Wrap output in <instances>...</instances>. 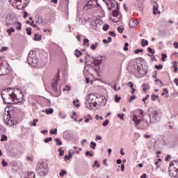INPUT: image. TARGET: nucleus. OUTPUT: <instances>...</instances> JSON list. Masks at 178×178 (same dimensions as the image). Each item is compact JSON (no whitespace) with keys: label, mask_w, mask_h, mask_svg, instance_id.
Masks as SVG:
<instances>
[{"label":"nucleus","mask_w":178,"mask_h":178,"mask_svg":"<svg viewBox=\"0 0 178 178\" xmlns=\"http://www.w3.org/2000/svg\"><path fill=\"white\" fill-rule=\"evenodd\" d=\"M23 97V92L19 88H7L1 91V97L6 104H17L21 102Z\"/></svg>","instance_id":"f257e3e1"},{"label":"nucleus","mask_w":178,"mask_h":178,"mask_svg":"<svg viewBox=\"0 0 178 178\" xmlns=\"http://www.w3.org/2000/svg\"><path fill=\"white\" fill-rule=\"evenodd\" d=\"M60 79V76L59 75V71L57 74L54 76V81L51 83V88L54 91V97H60L62 92L60 91V87L58 86L59 83V80Z\"/></svg>","instance_id":"f03ea898"},{"label":"nucleus","mask_w":178,"mask_h":178,"mask_svg":"<svg viewBox=\"0 0 178 178\" xmlns=\"http://www.w3.org/2000/svg\"><path fill=\"white\" fill-rule=\"evenodd\" d=\"M86 105L88 109H94L97 108V105H98L97 95L91 93L88 95L86 101Z\"/></svg>","instance_id":"7ed1b4c3"},{"label":"nucleus","mask_w":178,"mask_h":178,"mask_svg":"<svg viewBox=\"0 0 178 178\" xmlns=\"http://www.w3.org/2000/svg\"><path fill=\"white\" fill-rule=\"evenodd\" d=\"M27 62L29 65L35 67L38 65V58L35 54V51H30L27 57Z\"/></svg>","instance_id":"20e7f679"},{"label":"nucleus","mask_w":178,"mask_h":178,"mask_svg":"<svg viewBox=\"0 0 178 178\" xmlns=\"http://www.w3.org/2000/svg\"><path fill=\"white\" fill-rule=\"evenodd\" d=\"M120 9L119 3H116V8L112 13L113 17H110V19L114 23H118L122 19V14L119 12Z\"/></svg>","instance_id":"39448f33"},{"label":"nucleus","mask_w":178,"mask_h":178,"mask_svg":"<svg viewBox=\"0 0 178 178\" xmlns=\"http://www.w3.org/2000/svg\"><path fill=\"white\" fill-rule=\"evenodd\" d=\"M10 3L13 4V6H16V8L20 10L24 9L27 6V1L26 0H9Z\"/></svg>","instance_id":"423d86ee"},{"label":"nucleus","mask_w":178,"mask_h":178,"mask_svg":"<svg viewBox=\"0 0 178 178\" xmlns=\"http://www.w3.org/2000/svg\"><path fill=\"white\" fill-rule=\"evenodd\" d=\"M3 117L4 123L7 124V126H15V124L17 123V121L13 120V118L11 119L9 111H5Z\"/></svg>","instance_id":"0eeeda50"},{"label":"nucleus","mask_w":178,"mask_h":178,"mask_svg":"<svg viewBox=\"0 0 178 178\" xmlns=\"http://www.w3.org/2000/svg\"><path fill=\"white\" fill-rule=\"evenodd\" d=\"M36 170L40 176H46L48 173V165L45 163L39 164Z\"/></svg>","instance_id":"6e6552de"},{"label":"nucleus","mask_w":178,"mask_h":178,"mask_svg":"<svg viewBox=\"0 0 178 178\" xmlns=\"http://www.w3.org/2000/svg\"><path fill=\"white\" fill-rule=\"evenodd\" d=\"M140 115H137L136 114H133L132 115V120L134 122L136 126H138L141 121L144 118V111L143 110L139 111Z\"/></svg>","instance_id":"1a4fd4ad"},{"label":"nucleus","mask_w":178,"mask_h":178,"mask_svg":"<svg viewBox=\"0 0 178 178\" xmlns=\"http://www.w3.org/2000/svg\"><path fill=\"white\" fill-rule=\"evenodd\" d=\"M149 123H155V122H158V120H159V113L154 111L152 113V115H149Z\"/></svg>","instance_id":"9d476101"},{"label":"nucleus","mask_w":178,"mask_h":178,"mask_svg":"<svg viewBox=\"0 0 178 178\" xmlns=\"http://www.w3.org/2000/svg\"><path fill=\"white\" fill-rule=\"evenodd\" d=\"M97 105H106V97L102 96L101 95H97Z\"/></svg>","instance_id":"9b49d317"},{"label":"nucleus","mask_w":178,"mask_h":178,"mask_svg":"<svg viewBox=\"0 0 178 178\" xmlns=\"http://www.w3.org/2000/svg\"><path fill=\"white\" fill-rule=\"evenodd\" d=\"M134 67L136 69V70H138L139 74H141V76L147 74V70L141 69V67H140L138 65V63H134Z\"/></svg>","instance_id":"f8f14e48"},{"label":"nucleus","mask_w":178,"mask_h":178,"mask_svg":"<svg viewBox=\"0 0 178 178\" xmlns=\"http://www.w3.org/2000/svg\"><path fill=\"white\" fill-rule=\"evenodd\" d=\"M178 170L173 168L172 166H169L168 173L171 177H176L177 176Z\"/></svg>","instance_id":"ddd939ff"},{"label":"nucleus","mask_w":178,"mask_h":178,"mask_svg":"<svg viewBox=\"0 0 178 178\" xmlns=\"http://www.w3.org/2000/svg\"><path fill=\"white\" fill-rule=\"evenodd\" d=\"M129 24L131 29H134V27H137V26H138V20L130 19L129 22Z\"/></svg>","instance_id":"4468645a"},{"label":"nucleus","mask_w":178,"mask_h":178,"mask_svg":"<svg viewBox=\"0 0 178 178\" xmlns=\"http://www.w3.org/2000/svg\"><path fill=\"white\" fill-rule=\"evenodd\" d=\"M36 23H38V24H40L41 26H45V22L44 21V19H42V17H38L36 18Z\"/></svg>","instance_id":"2eb2a0df"},{"label":"nucleus","mask_w":178,"mask_h":178,"mask_svg":"<svg viewBox=\"0 0 178 178\" xmlns=\"http://www.w3.org/2000/svg\"><path fill=\"white\" fill-rule=\"evenodd\" d=\"M92 2H95V3H97V6H98V8H99V6H101V5H99V3H98V0H90V1L88 2V3L86 4V6H92L94 5V3H92Z\"/></svg>","instance_id":"dca6fc26"},{"label":"nucleus","mask_w":178,"mask_h":178,"mask_svg":"<svg viewBox=\"0 0 178 178\" xmlns=\"http://www.w3.org/2000/svg\"><path fill=\"white\" fill-rule=\"evenodd\" d=\"M6 22L7 26L16 24V22L13 21V19H12L11 17L8 18Z\"/></svg>","instance_id":"f3484780"},{"label":"nucleus","mask_w":178,"mask_h":178,"mask_svg":"<svg viewBox=\"0 0 178 178\" xmlns=\"http://www.w3.org/2000/svg\"><path fill=\"white\" fill-rule=\"evenodd\" d=\"M170 166H172L173 169H177V170H178V161H172L170 164Z\"/></svg>","instance_id":"a211bd4d"},{"label":"nucleus","mask_w":178,"mask_h":178,"mask_svg":"<svg viewBox=\"0 0 178 178\" xmlns=\"http://www.w3.org/2000/svg\"><path fill=\"white\" fill-rule=\"evenodd\" d=\"M24 178H35V174L33 172H28V174L24 177Z\"/></svg>","instance_id":"6ab92c4d"},{"label":"nucleus","mask_w":178,"mask_h":178,"mask_svg":"<svg viewBox=\"0 0 178 178\" xmlns=\"http://www.w3.org/2000/svg\"><path fill=\"white\" fill-rule=\"evenodd\" d=\"M42 38V35H40L38 33H35V35H34L35 41H41Z\"/></svg>","instance_id":"aec40b11"},{"label":"nucleus","mask_w":178,"mask_h":178,"mask_svg":"<svg viewBox=\"0 0 178 178\" xmlns=\"http://www.w3.org/2000/svg\"><path fill=\"white\" fill-rule=\"evenodd\" d=\"M99 45V43L98 42H95V44L92 43L91 45H90V49L92 51H95V49H97V47H98Z\"/></svg>","instance_id":"412c9836"},{"label":"nucleus","mask_w":178,"mask_h":178,"mask_svg":"<svg viewBox=\"0 0 178 178\" xmlns=\"http://www.w3.org/2000/svg\"><path fill=\"white\" fill-rule=\"evenodd\" d=\"M72 154H73L72 150L69 151V156L65 155V159H67L68 161H70V159H72V158H73V156L72 155Z\"/></svg>","instance_id":"4be33fe9"},{"label":"nucleus","mask_w":178,"mask_h":178,"mask_svg":"<svg viewBox=\"0 0 178 178\" xmlns=\"http://www.w3.org/2000/svg\"><path fill=\"white\" fill-rule=\"evenodd\" d=\"M109 5H111V8L108 6V10H112L113 8H115L116 6V3H115L113 1H109Z\"/></svg>","instance_id":"5701e85b"},{"label":"nucleus","mask_w":178,"mask_h":178,"mask_svg":"<svg viewBox=\"0 0 178 178\" xmlns=\"http://www.w3.org/2000/svg\"><path fill=\"white\" fill-rule=\"evenodd\" d=\"M83 45L86 47H90V40L88 38L83 39Z\"/></svg>","instance_id":"b1692460"},{"label":"nucleus","mask_w":178,"mask_h":178,"mask_svg":"<svg viewBox=\"0 0 178 178\" xmlns=\"http://www.w3.org/2000/svg\"><path fill=\"white\" fill-rule=\"evenodd\" d=\"M96 62H97V63H99V65H101L102 63V56H98L96 58Z\"/></svg>","instance_id":"393cba45"},{"label":"nucleus","mask_w":178,"mask_h":178,"mask_svg":"<svg viewBox=\"0 0 178 178\" xmlns=\"http://www.w3.org/2000/svg\"><path fill=\"white\" fill-rule=\"evenodd\" d=\"M67 173L66 170H61L60 172H59V176L60 177H65V175Z\"/></svg>","instance_id":"a878e982"},{"label":"nucleus","mask_w":178,"mask_h":178,"mask_svg":"<svg viewBox=\"0 0 178 178\" xmlns=\"http://www.w3.org/2000/svg\"><path fill=\"white\" fill-rule=\"evenodd\" d=\"M158 13H161V12L158 11V7H156V6H154L153 7V15H158Z\"/></svg>","instance_id":"bb28decb"},{"label":"nucleus","mask_w":178,"mask_h":178,"mask_svg":"<svg viewBox=\"0 0 178 178\" xmlns=\"http://www.w3.org/2000/svg\"><path fill=\"white\" fill-rule=\"evenodd\" d=\"M7 33L8 35H12V33H15V28H10L7 29Z\"/></svg>","instance_id":"cd10ccee"},{"label":"nucleus","mask_w":178,"mask_h":178,"mask_svg":"<svg viewBox=\"0 0 178 178\" xmlns=\"http://www.w3.org/2000/svg\"><path fill=\"white\" fill-rule=\"evenodd\" d=\"M3 70H5V67L1 66L0 67V76H5L6 73L3 72Z\"/></svg>","instance_id":"c85d7f7f"},{"label":"nucleus","mask_w":178,"mask_h":178,"mask_svg":"<svg viewBox=\"0 0 178 178\" xmlns=\"http://www.w3.org/2000/svg\"><path fill=\"white\" fill-rule=\"evenodd\" d=\"M75 56H76V58H80V56H81V55L83 54V53H81V51H79V49H76L75 50Z\"/></svg>","instance_id":"c756f323"},{"label":"nucleus","mask_w":178,"mask_h":178,"mask_svg":"<svg viewBox=\"0 0 178 178\" xmlns=\"http://www.w3.org/2000/svg\"><path fill=\"white\" fill-rule=\"evenodd\" d=\"M95 147H97V143H95V142H90V148H91V149H95Z\"/></svg>","instance_id":"7c9ffc66"},{"label":"nucleus","mask_w":178,"mask_h":178,"mask_svg":"<svg viewBox=\"0 0 178 178\" xmlns=\"http://www.w3.org/2000/svg\"><path fill=\"white\" fill-rule=\"evenodd\" d=\"M141 45H142V47H145V46L148 45V40L143 39L141 40Z\"/></svg>","instance_id":"2f4dec72"},{"label":"nucleus","mask_w":178,"mask_h":178,"mask_svg":"<svg viewBox=\"0 0 178 178\" xmlns=\"http://www.w3.org/2000/svg\"><path fill=\"white\" fill-rule=\"evenodd\" d=\"M38 122V119H34L33 120V122L30 123V126H33L34 127H35V126H37V122Z\"/></svg>","instance_id":"473e14b6"},{"label":"nucleus","mask_w":178,"mask_h":178,"mask_svg":"<svg viewBox=\"0 0 178 178\" xmlns=\"http://www.w3.org/2000/svg\"><path fill=\"white\" fill-rule=\"evenodd\" d=\"M45 112L47 115H51V113H54V109L52 108L46 109Z\"/></svg>","instance_id":"72a5a7b5"},{"label":"nucleus","mask_w":178,"mask_h":178,"mask_svg":"<svg viewBox=\"0 0 178 178\" xmlns=\"http://www.w3.org/2000/svg\"><path fill=\"white\" fill-rule=\"evenodd\" d=\"M117 117L119 119H120V120H124V113H122V114L119 113V114L117 115Z\"/></svg>","instance_id":"f704fd0d"},{"label":"nucleus","mask_w":178,"mask_h":178,"mask_svg":"<svg viewBox=\"0 0 178 178\" xmlns=\"http://www.w3.org/2000/svg\"><path fill=\"white\" fill-rule=\"evenodd\" d=\"M86 156H94V154L92 153V151H86Z\"/></svg>","instance_id":"c9c22d12"},{"label":"nucleus","mask_w":178,"mask_h":178,"mask_svg":"<svg viewBox=\"0 0 178 178\" xmlns=\"http://www.w3.org/2000/svg\"><path fill=\"white\" fill-rule=\"evenodd\" d=\"M156 83L157 86H159V87H162V81H161V79H158L156 78Z\"/></svg>","instance_id":"e433bc0d"},{"label":"nucleus","mask_w":178,"mask_h":178,"mask_svg":"<svg viewBox=\"0 0 178 178\" xmlns=\"http://www.w3.org/2000/svg\"><path fill=\"white\" fill-rule=\"evenodd\" d=\"M155 69H156L157 70H162V69H163V65L162 64L155 65Z\"/></svg>","instance_id":"4c0bfd02"},{"label":"nucleus","mask_w":178,"mask_h":178,"mask_svg":"<svg viewBox=\"0 0 178 178\" xmlns=\"http://www.w3.org/2000/svg\"><path fill=\"white\" fill-rule=\"evenodd\" d=\"M1 142L8 141V136H6V135H2L1 138Z\"/></svg>","instance_id":"58836bf2"},{"label":"nucleus","mask_w":178,"mask_h":178,"mask_svg":"<svg viewBox=\"0 0 178 178\" xmlns=\"http://www.w3.org/2000/svg\"><path fill=\"white\" fill-rule=\"evenodd\" d=\"M50 134H58V129H51L50 131H49Z\"/></svg>","instance_id":"ea45409f"},{"label":"nucleus","mask_w":178,"mask_h":178,"mask_svg":"<svg viewBox=\"0 0 178 178\" xmlns=\"http://www.w3.org/2000/svg\"><path fill=\"white\" fill-rule=\"evenodd\" d=\"M50 141H52V137H49V138H46L44 140V143H45V144L50 143Z\"/></svg>","instance_id":"a19ab883"},{"label":"nucleus","mask_w":178,"mask_h":178,"mask_svg":"<svg viewBox=\"0 0 178 178\" xmlns=\"http://www.w3.org/2000/svg\"><path fill=\"white\" fill-rule=\"evenodd\" d=\"M117 30H118V32L120 33V34H122V33H123V31H124V28L120 27V26H118L117 27Z\"/></svg>","instance_id":"79ce46f5"},{"label":"nucleus","mask_w":178,"mask_h":178,"mask_svg":"<svg viewBox=\"0 0 178 178\" xmlns=\"http://www.w3.org/2000/svg\"><path fill=\"white\" fill-rule=\"evenodd\" d=\"M1 165L3 168H6V166H8V162H6V161H5V159H3L1 161Z\"/></svg>","instance_id":"37998d69"},{"label":"nucleus","mask_w":178,"mask_h":178,"mask_svg":"<svg viewBox=\"0 0 178 178\" xmlns=\"http://www.w3.org/2000/svg\"><path fill=\"white\" fill-rule=\"evenodd\" d=\"M166 58H168V56H166L165 54H162L161 59V62H165V59H166Z\"/></svg>","instance_id":"c03bdc74"},{"label":"nucleus","mask_w":178,"mask_h":178,"mask_svg":"<svg viewBox=\"0 0 178 178\" xmlns=\"http://www.w3.org/2000/svg\"><path fill=\"white\" fill-rule=\"evenodd\" d=\"M99 166H101L99 162L98 161H95L93 168H99Z\"/></svg>","instance_id":"a18cd8bd"},{"label":"nucleus","mask_w":178,"mask_h":178,"mask_svg":"<svg viewBox=\"0 0 178 178\" xmlns=\"http://www.w3.org/2000/svg\"><path fill=\"white\" fill-rule=\"evenodd\" d=\"M56 145H62V141L59 138L56 139Z\"/></svg>","instance_id":"49530a36"},{"label":"nucleus","mask_w":178,"mask_h":178,"mask_svg":"<svg viewBox=\"0 0 178 178\" xmlns=\"http://www.w3.org/2000/svg\"><path fill=\"white\" fill-rule=\"evenodd\" d=\"M26 34L28 35H31L32 33H31V28H27L26 29Z\"/></svg>","instance_id":"de8ad7c7"},{"label":"nucleus","mask_w":178,"mask_h":178,"mask_svg":"<svg viewBox=\"0 0 178 178\" xmlns=\"http://www.w3.org/2000/svg\"><path fill=\"white\" fill-rule=\"evenodd\" d=\"M158 98H159V95H152V101H156V99H158Z\"/></svg>","instance_id":"09e8293b"},{"label":"nucleus","mask_w":178,"mask_h":178,"mask_svg":"<svg viewBox=\"0 0 178 178\" xmlns=\"http://www.w3.org/2000/svg\"><path fill=\"white\" fill-rule=\"evenodd\" d=\"M59 155L63 156L65 155V151L62 150V148L58 149Z\"/></svg>","instance_id":"8fccbe9b"},{"label":"nucleus","mask_w":178,"mask_h":178,"mask_svg":"<svg viewBox=\"0 0 178 178\" xmlns=\"http://www.w3.org/2000/svg\"><path fill=\"white\" fill-rule=\"evenodd\" d=\"M70 90V87L68 85H65V88H63V91L65 92V91H69Z\"/></svg>","instance_id":"3c124183"},{"label":"nucleus","mask_w":178,"mask_h":178,"mask_svg":"<svg viewBox=\"0 0 178 178\" xmlns=\"http://www.w3.org/2000/svg\"><path fill=\"white\" fill-rule=\"evenodd\" d=\"M163 92L161 93V95L163 96V95H166V94H169V91L166 89V88H164L163 90Z\"/></svg>","instance_id":"603ef678"},{"label":"nucleus","mask_w":178,"mask_h":178,"mask_svg":"<svg viewBox=\"0 0 178 178\" xmlns=\"http://www.w3.org/2000/svg\"><path fill=\"white\" fill-rule=\"evenodd\" d=\"M109 124V120H106L103 123H102V126H104V127H106V126Z\"/></svg>","instance_id":"864d4df0"},{"label":"nucleus","mask_w":178,"mask_h":178,"mask_svg":"<svg viewBox=\"0 0 178 178\" xmlns=\"http://www.w3.org/2000/svg\"><path fill=\"white\" fill-rule=\"evenodd\" d=\"M76 102H79V100H74L73 104L76 106V108H79L80 107V104H76Z\"/></svg>","instance_id":"5fc2aeb1"},{"label":"nucleus","mask_w":178,"mask_h":178,"mask_svg":"<svg viewBox=\"0 0 178 178\" xmlns=\"http://www.w3.org/2000/svg\"><path fill=\"white\" fill-rule=\"evenodd\" d=\"M128 47H129V44L127 42H125L124 46L123 47L124 51H128V49H129Z\"/></svg>","instance_id":"6e6d98bb"},{"label":"nucleus","mask_w":178,"mask_h":178,"mask_svg":"<svg viewBox=\"0 0 178 178\" xmlns=\"http://www.w3.org/2000/svg\"><path fill=\"white\" fill-rule=\"evenodd\" d=\"M108 29H109V25H108V24H104V27H103V30L104 31H108Z\"/></svg>","instance_id":"4d7b16f0"},{"label":"nucleus","mask_w":178,"mask_h":178,"mask_svg":"<svg viewBox=\"0 0 178 178\" xmlns=\"http://www.w3.org/2000/svg\"><path fill=\"white\" fill-rule=\"evenodd\" d=\"M134 52V54H140V52L143 53V49H138L135 50Z\"/></svg>","instance_id":"13d9d810"},{"label":"nucleus","mask_w":178,"mask_h":178,"mask_svg":"<svg viewBox=\"0 0 178 178\" xmlns=\"http://www.w3.org/2000/svg\"><path fill=\"white\" fill-rule=\"evenodd\" d=\"M58 116H59V118H60V119H66V115H62V113H59Z\"/></svg>","instance_id":"bf43d9fd"},{"label":"nucleus","mask_w":178,"mask_h":178,"mask_svg":"<svg viewBox=\"0 0 178 178\" xmlns=\"http://www.w3.org/2000/svg\"><path fill=\"white\" fill-rule=\"evenodd\" d=\"M91 115H88V118L85 119V122L86 123H88V122H90V120H91Z\"/></svg>","instance_id":"052dcab7"},{"label":"nucleus","mask_w":178,"mask_h":178,"mask_svg":"<svg viewBox=\"0 0 178 178\" xmlns=\"http://www.w3.org/2000/svg\"><path fill=\"white\" fill-rule=\"evenodd\" d=\"M17 26L16 27L17 30H22V24L20 22H17Z\"/></svg>","instance_id":"680f3d73"},{"label":"nucleus","mask_w":178,"mask_h":178,"mask_svg":"<svg viewBox=\"0 0 178 178\" xmlns=\"http://www.w3.org/2000/svg\"><path fill=\"white\" fill-rule=\"evenodd\" d=\"M147 51H148L149 54H155V51H154L152 50V48H151V47H148Z\"/></svg>","instance_id":"e2e57ef3"},{"label":"nucleus","mask_w":178,"mask_h":178,"mask_svg":"<svg viewBox=\"0 0 178 178\" xmlns=\"http://www.w3.org/2000/svg\"><path fill=\"white\" fill-rule=\"evenodd\" d=\"M115 102H119L120 101V97H118V95H115Z\"/></svg>","instance_id":"0e129e2a"},{"label":"nucleus","mask_w":178,"mask_h":178,"mask_svg":"<svg viewBox=\"0 0 178 178\" xmlns=\"http://www.w3.org/2000/svg\"><path fill=\"white\" fill-rule=\"evenodd\" d=\"M102 140V136H97L95 138V141L101 140Z\"/></svg>","instance_id":"69168bd1"},{"label":"nucleus","mask_w":178,"mask_h":178,"mask_svg":"<svg viewBox=\"0 0 178 178\" xmlns=\"http://www.w3.org/2000/svg\"><path fill=\"white\" fill-rule=\"evenodd\" d=\"M109 35H111L112 37H115L116 36V33H115V32L113 31H110L108 33Z\"/></svg>","instance_id":"338daca9"},{"label":"nucleus","mask_w":178,"mask_h":178,"mask_svg":"<svg viewBox=\"0 0 178 178\" xmlns=\"http://www.w3.org/2000/svg\"><path fill=\"white\" fill-rule=\"evenodd\" d=\"M174 83L178 87V79L177 78L174 79Z\"/></svg>","instance_id":"774afa93"}]
</instances>
